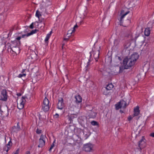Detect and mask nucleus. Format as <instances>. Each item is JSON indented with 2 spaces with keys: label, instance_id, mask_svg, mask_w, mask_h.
<instances>
[{
  "label": "nucleus",
  "instance_id": "nucleus-27",
  "mask_svg": "<svg viewBox=\"0 0 154 154\" xmlns=\"http://www.w3.org/2000/svg\"><path fill=\"white\" fill-rule=\"evenodd\" d=\"M75 130V128L73 126H70L68 128V131H70L71 132L73 133Z\"/></svg>",
  "mask_w": 154,
  "mask_h": 154
},
{
  "label": "nucleus",
  "instance_id": "nucleus-8",
  "mask_svg": "<svg viewBox=\"0 0 154 154\" xmlns=\"http://www.w3.org/2000/svg\"><path fill=\"white\" fill-rule=\"evenodd\" d=\"M79 123L83 127L85 126V124L87 123V118L85 116H81L78 119Z\"/></svg>",
  "mask_w": 154,
  "mask_h": 154
},
{
  "label": "nucleus",
  "instance_id": "nucleus-61",
  "mask_svg": "<svg viewBox=\"0 0 154 154\" xmlns=\"http://www.w3.org/2000/svg\"><path fill=\"white\" fill-rule=\"evenodd\" d=\"M120 57H119V59H120Z\"/></svg>",
  "mask_w": 154,
  "mask_h": 154
},
{
  "label": "nucleus",
  "instance_id": "nucleus-58",
  "mask_svg": "<svg viewBox=\"0 0 154 154\" xmlns=\"http://www.w3.org/2000/svg\"><path fill=\"white\" fill-rule=\"evenodd\" d=\"M14 53H11V54H12V56H13V55H14Z\"/></svg>",
  "mask_w": 154,
  "mask_h": 154
},
{
  "label": "nucleus",
  "instance_id": "nucleus-49",
  "mask_svg": "<svg viewBox=\"0 0 154 154\" xmlns=\"http://www.w3.org/2000/svg\"><path fill=\"white\" fill-rule=\"evenodd\" d=\"M69 38H64V41H68L69 40Z\"/></svg>",
  "mask_w": 154,
  "mask_h": 154
},
{
  "label": "nucleus",
  "instance_id": "nucleus-53",
  "mask_svg": "<svg viewBox=\"0 0 154 154\" xmlns=\"http://www.w3.org/2000/svg\"><path fill=\"white\" fill-rule=\"evenodd\" d=\"M41 115L40 114H39V119L40 120H41Z\"/></svg>",
  "mask_w": 154,
  "mask_h": 154
},
{
  "label": "nucleus",
  "instance_id": "nucleus-47",
  "mask_svg": "<svg viewBox=\"0 0 154 154\" xmlns=\"http://www.w3.org/2000/svg\"><path fill=\"white\" fill-rule=\"evenodd\" d=\"M59 115L58 114L56 113V114L54 115L55 118H57L59 117Z\"/></svg>",
  "mask_w": 154,
  "mask_h": 154
},
{
  "label": "nucleus",
  "instance_id": "nucleus-3",
  "mask_svg": "<svg viewBox=\"0 0 154 154\" xmlns=\"http://www.w3.org/2000/svg\"><path fill=\"white\" fill-rule=\"evenodd\" d=\"M8 52L10 51L11 53H13L14 52V54L13 55V56H16L20 53V46L12 48L11 47L10 48L8 49Z\"/></svg>",
  "mask_w": 154,
  "mask_h": 154
},
{
  "label": "nucleus",
  "instance_id": "nucleus-42",
  "mask_svg": "<svg viewBox=\"0 0 154 154\" xmlns=\"http://www.w3.org/2000/svg\"><path fill=\"white\" fill-rule=\"evenodd\" d=\"M78 27V25L76 24L74 26V27L73 28V31H75V28H77Z\"/></svg>",
  "mask_w": 154,
  "mask_h": 154
},
{
  "label": "nucleus",
  "instance_id": "nucleus-43",
  "mask_svg": "<svg viewBox=\"0 0 154 154\" xmlns=\"http://www.w3.org/2000/svg\"><path fill=\"white\" fill-rule=\"evenodd\" d=\"M133 118V117L131 116H129L128 118V120L129 121H130Z\"/></svg>",
  "mask_w": 154,
  "mask_h": 154
},
{
  "label": "nucleus",
  "instance_id": "nucleus-48",
  "mask_svg": "<svg viewBox=\"0 0 154 154\" xmlns=\"http://www.w3.org/2000/svg\"><path fill=\"white\" fill-rule=\"evenodd\" d=\"M150 136L154 137V133H151L150 134Z\"/></svg>",
  "mask_w": 154,
  "mask_h": 154
},
{
  "label": "nucleus",
  "instance_id": "nucleus-26",
  "mask_svg": "<svg viewBox=\"0 0 154 154\" xmlns=\"http://www.w3.org/2000/svg\"><path fill=\"white\" fill-rule=\"evenodd\" d=\"M129 12H130V11H128L127 12H126L124 14H122L121 16V17L120 18V23H123L122 19H123V18L125 17V16Z\"/></svg>",
  "mask_w": 154,
  "mask_h": 154
},
{
  "label": "nucleus",
  "instance_id": "nucleus-40",
  "mask_svg": "<svg viewBox=\"0 0 154 154\" xmlns=\"http://www.w3.org/2000/svg\"><path fill=\"white\" fill-rule=\"evenodd\" d=\"M90 61H91L90 59H89L88 60V62L87 64V66H86V67L87 68V69H88V67L90 65Z\"/></svg>",
  "mask_w": 154,
  "mask_h": 154
},
{
  "label": "nucleus",
  "instance_id": "nucleus-57",
  "mask_svg": "<svg viewBox=\"0 0 154 154\" xmlns=\"http://www.w3.org/2000/svg\"><path fill=\"white\" fill-rule=\"evenodd\" d=\"M120 112L121 113H123V111H122L121 110H120Z\"/></svg>",
  "mask_w": 154,
  "mask_h": 154
},
{
  "label": "nucleus",
  "instance_id": "nucleus-2",
  "mask_svg": "<svg viewBox=\"0 0 154 154\" xmlns=\"http://www.w3.org/2000/svg\"><path fill=\"white\" fill-rule=\"evenodd\" d=\"M125 37L127 38L128 41L126 42L124 44V47L125 49H128L131 45V43L130 42L131 40H134V38L133 37V35L132 33L129 31H128L125 33Z\"/></svg>",
  "mask_w": 154,
  "mask_h": 154
},
{
  "label": "nucleus",
  "instance_id": "nucleus-37",
  "mask_svg": "<svg viewBox=\"0 0 154 154\" xmlns=\"http://www.w3.org/2000/svg\"><path fill=\"white\" fill-rule=\"evenodd\" d=\"M26 75V74L25 73H23L22 74H20L18 75V77L19 78H21L23 76H25Z\"/></svg>",
  "mask_w": 154,
  "mask_h": 154
},
{
  "label": "nucleus",
  "instance_id": "nucleus-11",
  "mask_svg": "<svg viewBox=\"0 0 154 154\" xmlns=\"http://www.w3.org/2000/svg\"><path fill=\"white\" fill-rule=\"evenodd\" d=\"M26 96H22L21 98L22 101L20 102L19 105H17V107L18 109H23L24 107V105L26 102L25 99L26 98Z\"/></svg>",
  "mask_w": 154,
  "mask_h": 154
},
{
  "label": "nucleus",
  "instance_id": "nucleus-33",
  "mask_svg": "<svg viewBox=\"0 0 154 154\" xmlns=\"http://www.w3.org/2000/svg\"><path fill=\"white\" fill-rule=\"evenodd\" d=\"M75 32V31H73V30H69L68 31L67 33V35H68V37H69L70 36V34H72V33Z\"/></svg>",
  "mask_w": 154,
  "mask_h": 154
},
{
  "label": "nucleus",
  "instance_id": "nucleus-10",
  "mask_svg": "<svg viewBox=\"0 0 154 154\" xmlns=\"http://www.w3.org/2000/svg\"><path fill=\"white\" fill-rule=\"evenodd\" d=\"M64 106L63 100L62 98H60L58 99V103L57 104V108L60 109H62Z\"/></svg>",
  "mask_w": 154,
  "mask_h": 154
},
{
  "label": "nucleus",
  "instance_id": "nucleus-32",
  "mask_svg": "<svg viewBox=\"0 0 154 154\" xmlns=\"http://www.w3.org/2000/svg\"><path fill=\"white\" fill-rule=\"evenodd\" d=\"M42 15L41 14H40V12H39V11H38V10H37L36 11V14H35V16L37 17H38V19L39 20V17H40Z\"/></svg>",
  "mask_w": 154,
  "mask_h": 154
},
{
  "label": "nucleus",
  "instance_id": "nucleus-24",
  "mask_svg": "<svg viewBox=\"0 0 154 154\" xmlns=\"http://www.w3.org/2000/svg\"><path fill=\"white\" fill-rule=\"evenodd\" d=\"M42 109L43 111L45 112H46L49 110V105H42Z\"/></svg>",
  "mask_w": 154,
  "mask_h": 154
},
{
  "label": "nucleus",
  "instance_id": "nucleus-16",
  "mask_svg": "<svg viewBox=\"0 0 154 154\" xmlns=\"http://www.w3.org/2000/svg\"><path fill=\"white\" fill-rule=\"evenodd\" d=\"M0 112L1 114V116L3 117H7L9 114L8 109L7 110H5L3 111L0 109Z\"/></svg>",
  "mask_w": 154,
  "mask_h": 154
},
{
  "label": "nucleus",
  "instance_id": "nucleus-6",
  "mask_svg": "<svg viewBox=\"0 0 154 154\" xmlns=\"http://www.w3.org/2000/svg\"><path fill=\"white\" fill-rule=\"evenodd\" d=\"M46 137L45 135L42 134L39 139V144L38 146V147L42 148L45 145V140Z\"/></svg>",
  "mask_w": 154,
  "mask_h": 154
},
{
  "label": "nucleus",
  "instance_id": "nucleus-15",
  "mask_svg": "<svg viewBox=\"0 0 154 154\" xmlns=\"http://www.w3.org/2000/svg\"><path fill=\"white\" fill-rule=\"evenodd\" d=\"M38 31V30L37 29H35L34 30H32L29 33H28L27 34H24L22 35V38H24L25 37H28L30 35L33 34L35 33L36 32Z\"/></svg>",
  "mask_w": 154,
  "mask_h": 154
},
{
  "label": "nucleus",
  "instance_id": "nucleus-35",
  "mask_svg": "<svg viewBox=\"0 0 154 154\" xmlns=\"http://www.w3.org/2000/svg\"><path fill=\"white\" fill-rule=\"evenodd\" d=\"M55 140H54V142H53V143L51 145V147L50 148V149H49V151L50 152L51 151V149L53 148L54 147V143L55 142Z\"/></svg>",
  "mask_w": 154,
  "mask_h": 154
},
{
  "label": "nucleus",
  "instance_id": "nucleus-62",
  "mask_svg": "<svg viewBox=\"0 0 154 154\" xmlns=\"http://www.w3.org/2000/svg\"><path fill=\"white\" fill-rule=\"evenodd\" d=\"M43 24H44V25H45V23H44Z\"/></svg>",
  "mask_w": 154,
  "mask_h": 154
},
{
  "label": "nucleus",
  "instance_id": "nucleus-14",
  "mask_svg": "<svg viewBox=\"0 0 154 154\" xmlns=\"http://www.w3.org/2000/svg\"><path fill=\"white\" fill-rule=\"evenodd\" d=\"M20 130V126L19 125V123H17V126H14L11 128V132H14L19 131Z\"/></svg>",
  "mask_w": 154,
  "mask_h": 154
},
{
  "label": "nucleus",
  "instance_id": "nucleus-9",
  "mask_svg": "<svg viewBox=\"0 0 154 154\" xmlns=\"http://www.w3.org/2000/svg\"><path fill=\"white\" fill-rule=\"evenodd\" d=\"M128 64L129 63H127V64H124L123 60V65L119 67V72L121 73L123 71L124 69H130V67H132L130 64Z\"/></svg>",
  "mask_w": 154,
  "mask_h": 154
},
{
  "label": "nucleus",
  "instance_id": "nucleus-64",
  "mask_svg": "<svg viewBox=\"0 0 154 154\" xmlns=\"http://www.w3.org/2000/svg\"><path fill=\"white\" fill-rule=\"evenodd\" d=\"M5 154H6V153Z\"/></svg>",
  "mask_w": 154,
  "mask_h": 154
},
{
  "label": "nucleus",
  "instance_id": "nucleus-19",
  "mask_svg": "<svg viewBox=\"0 0 154 154\" xmlns=\"http://www.w3.org/2000/svg\"><path fill=\"white\" fill-rule=\"evenodd\" d=\"M140 111L138 106H136L134 109V116H137L140 113Z\"/></svg>",
  "mask_w": 154,
  "mask_h": 154
},
{
  "label": "nucleus",
  "instance_id": "nucleus-51",
  "mask_svg": "<svg viewBox=\"0 0 154 154\" xmlns=\"http://www.w3.org/2000/svg\"><path fill=\"white\" fill-rule=\"evenodd\" d=\"M26 154H30V152L29 151H27L26 152Z\"/></svg>",
  "mask_w": 154,
  "mask_h": 154
},
{
  "label": "nucleus",
  "instance_id": "nucleus-44",
  "mask_svg": "<svg viewBox=\"0 0 154 154\" xmlns=\"http://www.w3.org/2000/svg\"><path fill=\"white\" fill-rule=\"evenodd\" d=\"M126 22L128 23V25L130 24L131 22V20L128 19H127L126 20Z\"/></svg>",
  "mask_w": 154,
  "mask_h": 154
},
{
  "label": "nucleus",
  "instance_id": "nucleus-52",
  "mask_svg": "<svg viewBox=\"0 0 154 154\" xmlns=\"http://www.w3.org/2000/svg\"><path fill=\"white\" fill-rule=\"evenodd\" d=\"M25 69H23L22 71V74L24 73H24V72L25 71Z\"/></svg>",
  "mask_w": 154,
  "mask_h": 154
},
{
  "label": "nucleus",
  "instance_id": "nucleus-41",
  "mask_svg": "<svg viewBox=\"0 0 154 154\" xmlns=\"http://www.w3.org/2000/svg\"><path fill=\"white\" fill-rule=\"evenodd\" d=\"M34 23H32L29 26V28L31 29H33L34 28V26H33Z\"/></svg>",
  "mask_w": 154,
  "mask_h": 154
},
{
  "label": "nucleus",
  "instance_id": "nucleus-31",
  "mask_svg": "<svg viewBox=\"0 0 154 154\" xmlns=\"http://www.w3.org/2000/svg\"><path fill=\"white\" fill-rule=\"evenodd\" d=\"M9 138H10V140L8 142V143L7 144H6V145L10 147V148H11V147L12 146L13 143H12V141H11V137H10Z\"/></svg>",
  "mask_w": 154,
  "mask_h": 154
},
{
  "label": "nucleus",
  "instance_id": "nucleus-5",
  "mask_svg": "<svg viewBox=\"0 0 154 154\" xmlns=\"http://www.w3.org/2000/svg\"><path fill=\"white\" fill-rule=\"evenodd\" d=\"M127 103L124 100H121L120 102L115 104L116 109V110H118L122 107L124 108H126L127 106Z\"/></svg>",
  "mask_w": 154,
  "mask_h": 154
},
{
  "label": "nucleus",
  "instance_id": "nucleus-20",
  "mask_svg": "<svg viewBox=\"0 0 154 154\" xmlns=\"http://www.w3.org/2000/svg\"><path fill=\"white\" fill-rule=\"evenodd\" d=\"M97 113L92 111H91L89 113V116L90 118L94 119L96 117Z\"/></svg>",
  "mask_w": 154,
  "mask_h": 154
},
{
  "label": "nucleus",
  "instance_id": "nucleus-55",
  "mask_svg": "<svg viewBox=\"0 0 154 154\" xmlns=\"http://www.w3.org/2000/svg\"><path fill=\"white\" fill-rule=\"evenodd\" d=\"M78 131L79 132H81V129H77Z\"/></svg>",
  "mask_w": 154,
  "mask_h": 154
},
{
  "label": "nucleus",
  "instance_id": "nucleus-56",
  "mask_svg": "<svg viewBox=\"0 0 154 154\" xmlns=\"http://www.w3.org/2000/svg\"><path fill=\"white\" fill-rule=\"evenodd\" d=\"M92 53V51H91L90 52V57H91V53Z\"/></svg>",
  "mask_w": 154,
  "mask_h": 154
},
{
  "label": "nucleus",
  "instance_id": "nucleus-34",
  "mask_svg": "<svg viewBox=\"0 0 154 154\" xmlns=\"http://www.w3.org/2000/svg\"><path fill=\"white\" fill-rule=\"evenodd\" d=\"M50 37V35H48V34L47 35L46 38L45 40V41L46 43H48V39Z\"/></svg>",
  "mask_w": 154,
  "mask_h": 154
},
{
  "label": "nucleus",
  "instance_id": "nucleus-18",
  "mask_svg": "<svg viewBox=\"0 0 154 154\" xmlns=\"http://www.w3.org/2000/svg\"><path fill=\"white\" fill-rule=\"evenodd\" d=\"M75 98L76 99L75 102L76 103L78 104L82 102V98L80 95H75Z\"/></svg>",
  "mask_w": 154,
  "mask_h": 154
},
{
  "label": "nucleus",
  "instance_id": "nucleus-30",
  "mask_svg": "<svg viewBox=\"0 0 154 154\" xmlns=\"http://www.w3.org/2000/svg\"><path fill=\"white\" fill-rule=\"evenodd\" d=\"M69 116L71 118L72 121L74 118H76L77 117V115L76 114H72L69 115Z\"/></svg>",
  "mask_w": 154,
  "mask_h": 154
},
{
  "label": "nucleus",
  "instance_id": "nucleus-54",
  "mask_svg": "<svg viewBox=\"0 0 154 154\" xmlns=\"http://www.w3.org/2000/svg\"><path fill=\"white\" fill-rule=\"evenodd\" d=\"M52 33V31H50V33H48V35H50V36H51V34Z\"/></svg>",
  "mask_w": 154,
  "mask_h": 154
},
{
  "label": "nucleus",
  "instance_id": "nucleus-60",
  "mask_svg": "<svg viewBox=\"0 0 154 154\" xmlns=\"http://www.w3.org/2000/svg\"><path fill=\"white\" fill-rule=\"evenodd\" d=\"M143 42H144V40H143Z\"/></svg>",
  "mask_w": 154,
  "mask_h": 154
},
{
  "label": "nucleus",
  "instance_id": "nucleus-25",
  "mask_svg": "<svg viewBox=\"0 0 154 154\" xmlns=\"http://www.w3.org/2000/svg\"><path fill=\"white\" fill-rule=\"evenodd\" d=\"M113 87V85L112 83H110L107 85L106 87V89L107 90H111Z\"/></svg>",
  "mask_w": 154,
  "mask_h": 154
},
{
  "label": "nucleus",
  "instance_id": "nucleus-12",
  "mask_svg": "<svg viewBox=\"0 0 154 154\" xmlns=\"http://www.w3.org/2000/svg\"><path fill=\"white\" fill-rule=\"evenodd\" d=\"M144 136L142 137V138L138 142V146L140 150H142L144 147V142L143 141Z\"/></svg>",
  "mask_w": 154,
  "mask_h": 154
},
{
  "label": "nucleus",
  "instance_id": "nucleus-21",
  "mask_svg": "<svg viewBox=\"0 0 154 154\" xmlns=\"http://www.w3.org/2000/svg\"><path fill=\"white\" fill-rule=\"evenodd\" d=\"M72 121L69 115L66 118L65 122L67 124H70L72 123Z\"/></svg>",
  "mask_w": 154,
  "mask_h": 154
},
{
  "label": "nucleus",
  "instance_id": "nucleus-17",
  "mask_svg": "<svg viewBox=\"0 0 154 154\" xmlns=\"http://www.w3.org/2000/svg\"><path fill=\"white\" fill-rule=\"evenodd\" d=\"M100 50V49L98 50L97 51L95 52V53L94 54L93 56L96 62L98 61V59L99 58Z\"/></svg>",
  "mask_w": 154,
  "mask_h": 154
},
{
  "label": "nucleus",
  "instance_id": "nucleus-39",
  "mask_svg": "<svg viewBox=\"0 0 154 154\" xmlns=\"http://www.w3.org/2000/svg\"><path fill=\"white\" fill-rule=\"evenodd\" d=\"M84 138L85 139H87L89 136V135H88L87 134H85L84 133Z\"/></svg>",
  "mask_w": 154,
  "mask_h": 154
},
{
  "label": "nucleus",
  "instance_id": "nucleus-1",
  "mask_svg": "<svg viewBox=\"0 0 154 154\" xmlns=\"http://www.w3.org/2000/svg\"><path fill=\"white\" fill-rule=\"evenodd\" d=\"M139 57L138 53L137 52L134 53L130 56L129 58L128 57H126L124 59V64H127V63H128V64H130L132 66L134 64Z\"/></svg>",
  "mask_w": 154,
  "mask_h": 154
},
{
  "label": "nucleus",
  "instance_id": "nucleus-22",
  "mask_svg": "<svg viewBox=\"0 0 154 154\" xmlns=\"http://www.w3.org/2000/svg\"><path fill=\"white\" fill-rule=\"evenodd\" d=\"M151 29L150 28L148 27L145 29V36H148L150 32Z\"/></svg>",
  "mask_w": 154,
  "mask_h": 154
},
{
  "label": "nucleus",
  "instance_id": "nucleus-36",
  "mask_svg": "<svg viewBox=\"0 0 154 154\" xmlns=\"http://www.w3.org/2000/svg\"><path fill=\"white\" fill-rule=\"evenodd\" d=\"M36 132L37 134H40L42 133V130H39L38 128H37L36 130Z\"/></svg>",
  "mask_w": 154,
  "mask_h": 154
},
{
  "label": "nucleus",
  "instance_id": "nucleus-7",
  "mask_svg": "<svg viewBox=\"0 0 154 154\" xmlns=\"http://www.w3.org/2000/svg\"><path fill=\"white\" fill-rule=\"evenodd\" d=\"M93 145L91 143H87L84 144L83 149L86 152H91L93 150Z\"/></svg>",
  "mask_w": 154,
  "mask_h": 154
},
{
  "label": "nucleus",
  "instance_id": "nucleus-13",
  "mask_svg": "<svg viewBox=\"0 0 154 154\" xmlns=\"http://www.w3.org/2000/svg\"><path fill=\"white\" fill-rule=\"evenodd\" d=\"M12 44L11 45L12 47L20 46V42L15 40L11 41Z\"/></svg>",
  "mask_w": 154,
  "mask_h": 154
},
{
  "label": "nucleus",
  "instance_id": "nucleus-4",
  "mask_svg": "<svg viewBox=\"0 0 154 154\" xmlns=\"http://www.w3.org/2000/svg\"><path fill=\"white\" fill-rule=\"evenodd\" d=\"M8 95L6 89H3L1 91L0 95V100L6 101L7 100Z\"/></svg>",
  "mask_w": 154,
  "mask_h": 154
},
{
  "label": "nucleus",
  "instance_id": "nucleus-59",
  "mask_svg": "<svg viewBox=\"0 0 154 154\" xmlns=\"http://www.w3.org/2000/svg\"><path fill=\"white\" fill-rule=\"evenodd\" d=\"M5 142H6V137H5Z\"/></svg>",
  "mask_w": 154,
  "mask_h": 154
},
{
  "label": "nucleus",
  "instance_id": "nucleus-46",
  "mask_svg": "<svg viewBox=\"0 0 154 154\" xmlns=\"http://www.w3.org/2000/svg\"><path fill=\"white\" fill-rule=\"evenodd\" d=\"M19 149H17L16 151V152L14 153V154H19Z\"/></svg>",
  "mask_w": 154,
  "mask_h": 154
},
{
  "label": "nucleus",
  "instance_id": "nucleus-50",
  "mask_svg": "<svg viewBox=\"0 0 154 154\" xmlns=\"http://www.w3.org/2000/svg\"><path fill=\"white\" fill-rule=\"evenodd\" d=\"M21 95H22V94L20 93H18L17 94V95L18 96H21Z\"/></svg>",
  "mask_w": 154,
  "mask_h": 154
},
{
  "label": "nucleus",
  "instance_id": "nucleus-45",
  "mask_svg": "<svg viewBox=\"0 0 154 154\" xmlns=\"http://www.w3.org/2000/svg\"><path fill=\"white\" fill-rule=\"evenodd\" d=\"M21 38H22V37H21L20 36H19L16 38L15 40H16L17 41H19V40L21 39Z\"/></svg>",
  "mask_w": 154,
  "mask_h": 154
},
{
  "label": "nucleus",
  "instance_id": "nucleus-28",
  "mask_svg": "<svg viewBox=\"0 0 154 154\" xmlns=\"http://www.w3.org/2000/svg\"><path fill=\"white\" fill-rule=\"evenodd\" d=\"M49 101L46 97L44 99L43 102V105H49Z\"/></svg>",
  "mask_w": 154,
  "mask_h": 154
},
{
  "label": "nucleus",
  "instance_id": "nucleus-29",
  "mask_svg": "<svg viewBox=\"0 0 154 154\" xmlns=\"http://www.w3.org/2000/svg\"><path fill=\"white\" fill-rule=\"evenodd\" d=\"M11 148L10 147H8L6 145L3 148V150L6 152V154H7L8 151Z\"/></svg>",
  "mask_w": 154,
  "mask_h": 154
},
{
  "label": "nucleus",
  "instance_id": "nucleus-23",
  "mask_svg": "<svg viewBox=\"0 0 154 154\" xmlns=\"http://www.w3.org/2000/svg\"><path fill=\"white\" fill-rule=\"evenodd\" d=\"M91 123L92 125L96 126L97 128H98L99 126V123L97 121L93 120Z\"/></svg>",
  "mask_w": 154,
  "mask_h": 154
},
{
  "label": "nucleus",
  "instance_id": "nucleus-63",
  "mask_svg": "<svg viewBox=\"0 0 154 154\" xmlns=\"http://www.w3.org/2000/svg\"><path fill=\"white\" fill-rule=\"evenodd\" d=\"M99 48L100 49V47H99Z\"/></svg>",
  "mask_w": 154,
  "mask_h": 154
},
{
  "label": "nucleus",
  "instance_id": "nucleus-38",
  "mask_svg": "<svg viewBox=\"0 0 154 154\" xmlns=\"http://www.w3.org/2000/svg\"><path fill=\"white\" fill-rule=\"evenodd\" d=\"M11 34H12V32L11 31H10L9 32V33L7 35V36H4L3 37L4 38H8L9 36V35H11Z\"/></svg>",
  "mask_w": 154,
  "mask_h": 154
}]
</instances>
